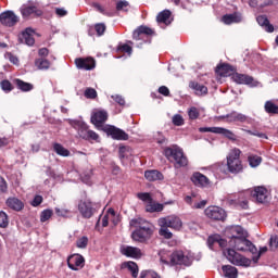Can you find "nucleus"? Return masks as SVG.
<instances>
[{"label":"nucleus","instance_id":"24","mask_svg":"<svg viewBox=\"0 0 278 278\" xmlns=\"http://www.w3.org/2000/svg\"><path fill=\"white\" fill-rule=\"evenodd\" d=\"M108 121V112L106 111H97L91 115V123L92 125H96V127H99L103 125Z\"/></svg>","mask_w":278,"mask_h":278},{"label":"nucleus","instance_id":"42","mask_svg":"<svg viewBox=\"0 0 278 278\" xmlns=\"http://www.w3.org/2000/svg\"><path fill=\"white\" fill-rule=\"evenodd\" d=\"M159 235L162 236V238H165V240H170L173 238V232H170L167 226H161Z\"/></svg>","mask_w":278,"mask_h":278},{"label":"nucleus","instance_id":"38","mask_svg":"<svg viewBox=\"0 0 278 278\" xmlns=\"http://www.w3.org/2000/svg\"><path fill=\"white\" fill-rule=\"evenodd\" d=\"M164 210V204L155 203L153 200L148 202L146 205V212L153 214V212H162Z\"/></svg>","mask_w":278,"mask_h":278},{"label":"nucleus","instance_id":"43","mask_svg":"<svg viewBox=\"0 0 278 278\" xmlns=\"http://www.w3.org/2000/svg\"><path fill=\"white\" fill-rule=\"evenodd\" d=\"M0 88L3 90V92L7 93L12 92V90H14V86L8 79H3L2 81H0Z\"/></svg>","mask_w":278,"mask_h":278},{"label":"nucleus","instance_id":"64","mask_svg":"<svg viewBox=\"0 0 278 278\" xmlns=\"http://www.w3.org/2000/svg\"><path fill=\"white\" fill-rule=\"evenodd\" d=\"M43 199L42 195H35V198L31 201L33 207H38L42 203Z\"/></svg>","mask_w":278,"mask_h":278},{"label":"nucleus","instance_id":"46","mask_svg":"<svg viewBox=\"0 0 278 278\" xmlns=\"http://www.w3.org/2000/svg\"><path fill=\"white\" fill-rule=\"evenodd\" d=\"M188 116L190 121H197V118L201 116V113L199 112V109H197V106H191L188 111Z\"/></svg>","mask_w":278,"mask_h":278},{"label":"nucleus","instance_id":"16","mask_svg":"<svg viewBox=\"0 0 278 278\" xmlns=\"http://www.w3.org/2000/svg\"><path fill=\"white\" fill-rule=\"evenodd\" d=\"M20 18L15 15L14 11H5L0 14V23L4 27H14Z\"/></svg>","mask_w":278,"mask_h":278},{"label":"nucleus","instance_id":"58","mask_svg":"<svg viewBox=\"0 0 278 278\" xmlns=\"http://www.w3.org/2000/svg\"><path fill=\"white\" fill-rule=\"evenodd\" d=\"M56 216H62L63 218L68 217V214H71L70 210L66 208H55Z\"/></svg>","mask_w":278,"mask_h":278},{"label":"nucleus","instance_id":"20","mask_svg":"<svg viewBox=\"0 0 278 278\" xmlns=\"http://www.w3.org/2000/svg\"><path fill=\"white\" fill-rule=\"evenodd\" d=\"M122 255L131 257L132 260H140V257H142V250H140V248L127 245L122 249Z\"/></svg>","mask_w":278,"mask_h":278},{"label":"nucleus","instance_id":"53","mask_svg":"<svg viewBox=\"0 0 278 278\" xmlns=\"http://www.w3.org/2000/svg\"><path fill=\"white\" fill-rule=\"evenodd\" d=\"M269 248L271 251H277L278 248V236H271L269 240Z\"/></svg>","mask_w":278,"mask_h":278},{"label":"nucleus","instance_id":"11","mask_svg":"<svg viewBox=\"0 0 278 278\" xmlns=\"http://www.w3.org/2000/svg\"><path fill=\"white\" fill-rule=\"evenodd\" d=\"M155 31L148 26H139L132 33V38L135 40H142V42H151V36H153Z\"/></svg>","mask_w":278,"mask_h":278},{"label":"nucleus","instance_id":"6","mask_svg":"<svg viewBox=\"0 0 278 278\" xmlns=\"http://www.w3.org/2000/svg\"><path fill=\"white\" fill-rule=\"evenodd\" d=\"M74 129H76L79 138H83V140H99V134H97L94 130H91L88 127V124L76 121L73 125Z\"/></svg>","mask_w":278,"mask_h":278},{"label":"nucleus","instance_id":"30","mask_svg":"<svg viewBox=\"0 0 278 278\" xmlns=\"http://www.w3.org/2000/svg\"><path fill=\"white\" fill-rule=\"evenodd\" d=\"M13 84H15L16 88L22 92H31V90H34V86L31 85V83H25V80H22L20 78H15L13 80Z\"/></svg>","mask_w":278,"mask_h":278},{"label":"nucleus","instance_id":"23","mask_svg":"<svg viewBox=\"0 0 278 278\" xmlns=\"http://www.w3.org/2000/svg\"><path fill=\"white\" fill-rule=\"evenodd\" d=\"M189 88H191V90H193L194 94H197V97H205V94H207L208 89L205 85L197 83L194 80H191L189 83Z\"/></svg>","mask_w":278,"mask_h":278},{"label":"nucleus","instance_id":"33","mask_svg":"<svg viewBox=\"0 0 278 278\" xmlns=\"http://www.w3.org/2000/svg\"><path fill=\"white\" fill-rule=\"evenodd\" d=\"M52 147L54 153H56V155H60L61 157H68L71 155V151L64 148V146H62L61 143L55 142Z\"/></svg>","mask_w":278,"mask_h":278},{"label":"nucleus","instance_id":"49","mask_svg":"<svg viewBox=\"0 0 278 278\" xmlns=\"http://www.w3.org/2000/svg\"><path fill=\"white\" fill-rule=\"evenodd\" d=\"M51 216H53L52 210H50V208L43 210L40 214L41 223H47V220H49V218H51Z\"/></svg>","mask_w":278,"mask_h":278},{"label":"nucleus","instance_id":"27","mask_svg":"<svg viewBox=\"0 0 278 278\" xmlns=\"http://www.w3.org/2000/svg\"><path fill=\"white\" fill-rule=\"evenodd\" d=\"M7 205L10 210H14V212H21V210L25 207V204L18 198H9L7 200Z\"/></svg>","mask_w":278,"mask_h":278},{"label":"nucleus","instance_id":"52","mask_svg":"<svg viewBox=\"0 0 278 278\" xmlns=\"http://www.w3.org/2000/svg\"><path fill=\"white\" fill-rule=\"evenodd\" d=\"M5 58L11 62V64L18 66V63H20L18 56L14 55L12 52H7Z\"/></svg>","mask_w":278,"mask_h":278},{"label":"nucleus","instance_id":"31","mask_svg":"<svg viewBox=\"0 0 278 278\" xmlns=\"http://www.w3.org/2000/svg\"><path fill=\"white\" fill-rule=\"evenodd\" d=\"M159 256L162 264H166L167 266H173V252L168 250H161L159 252Z\"/></svg>","mask_w":278,"mask_h":278},{"label":"nucleus","instance_id":"59","mask_svg":"<svg viewBox=\"0 0 278 278\" xmlns=\"http://www.w3.org/2000/svg\"><path fill=\"white\" fill-rule=\"evenodd\" d=\"M247 134H249L250 136H256L257 138H263L265 140H268V136L264 132L247 130Z\"/></svg>","mask_w":278,"mask_h":278},{"label":"nucleus","instance_id":"2","mask_svg":"<svg viewBox=\"0 0 278 278\" xmlns=\"http://www.w3.org/2000/svg\"><path fill=\"white\" fill-rule=\"evenodd\" d=\"M164 155L168 162L174 164V168H186L188 166V156L178 146H172L164 149Z\"/></svg>","mask_w":278,"mask_h":278},{"label":"nucleus","instance_id":"36","mask_svg":"<svg viewBox=\"0 0 278 278\" xmlns=\"http://www.w3.org/2000/svg\"><path fill=\"white\" fill-rule=\"evenodd\" d=\"M217 134L224 136L228 140H231L232 142H236L238 140V137L236 136V134H233V131H231L227 128L218 127Z\"/></svg>","mask_w":278,"mask_h":278},{"label":"nucleus","instance_id":"51","mask_svg":"<svg viewBox=\"0 0 278 278\" xmlns=\"http://www.w3.org/2000/svg\"><path fill=\"white\" fill-rule=\"evenodd\" d=\"M77 249H86L88 247V237L84 236L76 241Z\"/></svg>","mask_w":278,"mask_h":278},{"label":"nucleus","instance_id":"22","mask_svg":"<svg viewBox=\"0 0 278 278\" xmlns=\"http://www.w3.org/2000/svg\"><path fill=\"white\" fill-rule=\"evenodd\" d=\"M223 118H226V123H247L249 117L242 113L232 111L226 116H223Z\"/></svg>","mask_w":278,"mask_h":278},{"label":"nucleus","instance_id":"41","mask_svg":"<svg viewBox=\"0 0 278 278\" xmlns=\"http://www.w3.org/2000/svg\"><path fill=\"white\" fill-rule=\"evenodd\" d=\"M248 162L252 168H257L262 164V156L258 155H250L248 157Z\"/></svg>","mask_w":278,"mask_h":278},{"label":"nucleus","instance_id":"9","mask_svg":"<svg viewBox=\"0 0 278 278\" xmlns=\"http://www.w3.org/2000/svg\"><path fill=\"white\" fill-rule=\"evenodd\" d=\"M20 12L22 14V18L24 21H29V18H40L45 12L36 5H27L24 4L20 8Z\"/></svg>","mask_w":278,"mask_h":278},{"label":"nucleus","instance_id":"55","mask_svg":"<svg viewBox=\"0 0 278 278\" xmlns=\"http://www.w3.org/2000/svg\"><path fill=\"white\" fill-rule=\"evenodd\" d=\"M173 124L176 127H181V125H184V116H181L180 114H176L173 116Z\"/></svg>","mask_w":278,"mask_h":278},{"label":"nucleus","instance_id":"40","mask_svg":"<svg viewBox=\"0 0 278 278\" xmlns=\"http://www.w3.org/2000/svg\"><path fill=\"white\" fill-rule=\"evenodd\" d=\"M124 267L128 268L129 273H131L134 278L138 277V264H136V262H126L124 263Z\"/></svg>","mask_w":278,"mask_h":278},{"label":"nucleus","instance_id":"50","mask_svg":"<svg viewBox=\"0 0 278 278\" xmlns=\"http://www.w3.org/2000/svg\"><path fill=\"white\" fill-rule=\"evenodd\" d=\"M105 29H108V27L103 23H98L94 25V31L97 33V36H103V34H105Z\"/></svg>","mask_w":278,"mask_h":278},{"label":"nucleus","instance_id":"10","mask_svg":"<svg viewBox=\"0 0 278 278\" xmlns=\"http://www.w3.org/2000/svg\"><path fill=\"white\" fill-rule=\"evenodd\" d=\"M204 214L206 218L211 220H219L225 223L227 218V212H225L222 207L218 206H208L204 210Z\"/></svg>","mask_w":278,"mask_h":278},{"label":"nucleus","instance_id":"1","mask_svg":"<svg viewBox=\"0 0 278 278\" xmlns=\"http://www.w3.org/2000/svg\"><path fill=\"white\" fill-rule=\"evenodd\" d=\"M129 225L136 229L131 233V238L135 242L144 243L149 242L150 238H153V224L149 223L147 219L142 217L132 218Z\"/></svg>","mask_w":278,"mask_h":278},{"label":"nucleus","instance_id":"54","mask_svg":"<svg viewBox=\"0 0 278 278\" xmlns=\"http://www.w3.org/2000/svg\"><path fill=\"white\" fill-rule=\"evenodd\" d=\"M199 131L200 134H218V127H200Z\"/></svg>","mask_w":278,"mask_h":278},{"label":"nucleus","instance_id":"61","mask_svg":"<svg viewBox=\"0 0 278 278\" xmlns=\"http://www.w3.org/2000/svg\"><path fill=\"white\" fill-rule=\"evenodd\" d=\"M208 240H213V242H217L222 249H225L227 247V240L225 239H218V238H212L210 237Z\"/></svg>","mask_w":278,"mask_h":278},{"label":"nucleus","instance_id":"4","mask_svg":"<svg viewBox=\"0 0 278 278\" xmlns=\"http://www.w3.org/2000/svg\"><path fill=\"white\" fill-rule=\"evenodd\" d=\"M229 244L237 249V251H250L253 255L257 253V248L247 237L232 236Z\"/></svg>","mask_w":278,"mask_h":278},{"label":"nucleus","instance_id":"47","mask_svg":"<svg viewBox=\"0 0 278 278\" xmlns=\"http://www.w3.org/2000/svg\"><path fill=\"white\" fill-rule=\"evenodd\" d=\"M132 52L134 49L127 43L117 47V53H127L128 55H131Z\"/></svg>","mask_w":278,"mask_h":278},{"label":"nucleus","instance_id":"48","mask_svg":"<svg viewBox=\"0 0 278 278\" xmlns=\"http://www.w3.org/2000/svg\"><path fill=\"white\" fill-rule=\"evenodd\" d=\"M137 199L140 201H143L144 203H150L153 201V198L151 197V193L149 192H139L137 193Z\"/></svg>","mask_w":278,"mask_h":278},{"label":"nucleus","instance_id":"25","mask_svg":"<svg viewBox=\"0 0 278 278\" xmlns=\"http://www.w3.org/2000/svg\"><path fill=\"white\" fill-rule=\"evenodd\" d=\"M144 178L147 181H162L164 180V174L157 169H148L144 172Z\"/></svg>","mask_w":278,"mask_h":278},{"label":"nucleus","instance_id":"28","mask_svg":"<svg viewBox=\"0 0 278 278\" xmlns=\"http://www.w3.org/2000/svg\"><path fill=\"white\" fill-rule=\"evenodd\" d=\"M22 40H24L25 45L28 47H34V45H36V39L34 38V29L26 28L25 31L22 33Z\"/></svg>","mask_w":278,"mask_h":278},{"label":"nucleus","instance_id":"37","mask_svg":"<svg viewBox=\"0 0 278 278\" xmlns=\"http://www.w3.org/2000/svg\"><path fill=\"white\" fill-rule=\"evenodd\" d=\"M170 10L160 12L156 16V22L164 23V25H170V22L168 21L170 18Z\"/></svg>","mask_w":278,"mask_h":278},{"label":"nucleus","instance_id":"8","mask_svg":"<svg viewBox=\"0 0 278 278\" xmlns=\"http://www.w3.org/2000/svg\"><path fill=\"white\" fill-rule=\"evenodd\" d=\"M159 225L160 227H168L174 231H181L184 222H181V218L177 215H168L166 217H161L159 219Z\"/></svg>","mask_w":278,"mask_h":278},{"label":"nucleus","instance_id":"39","mask_svg":"<svg viewBox=\"0 0 278 278\" xmlns=\"http://www.w3.org/2000/svg\"><path fill=\"white\" fill-rule=\"evenodd\" d=\"M264 110L267 114H278V105L270 100L265 102Z\"/></svg>","mask_w":278,"mask_h":278},{"label":"nucleus","instance_id":"15","mask_svg":"<svg viewBox=\"0 0 278 278\" xmlns=\"http://www.w3.org/2000/svg\"><path fill=\"white\" fill-rule=\"evenodd\" d=\"M74 64L78 71H92L97 66V62L92 56L76 58Z\"/></svg>","mask_w":278,"mask_h":278},{"label":"nucleus","instance_id":"35","mask_svg":"<svg viewBox=\"0 0 278 278\" xmlns=\"http://www.w3.org/2000/svg\"><path fill=\"white\" fill-rule=\"evenodd\" d=\"M35 66L39 71H49V68L51 67V62H49V60L45 58H39L35 60Z\"/></svg>","mask_w":278,"mask_h":278},{"label":"nucleus","instance_id":"7","mask_svg":"<svg viewBox=\"0 0 278 278\" xmlns=\"http://www.w3.org/2000/svg\"><path fill=\"white\" fill-rule=\"evenodd\" d=\"M224 255H226L228 262L235 266H244L245 268L251 266V260L242 256V254L236 252L233 249H227L224 251Z\"/></svg>","mask_w":278,"mask_h":278},{"label":"nucleus","instance_id":"56","mask_svg":"<svg viewBox=\"0 0 278 278\" xmlns=\"http://www.w3.org/2000/svg\"><path fill=\"white\" fill-rule=\"evenodd\" d=\"M86 99H94L97 97V90L94 88H87L85 90Z\"/></svg>","mask_w":278,"mask_h":278},{"label":"nucleus","instance_id":"29","mask_svg":"<svg viewBox=\"0 0 278 278\" xmlns=\"http://www.w3.org/2000/svg\"><path fill=\"white\" fill-rule=\"evenodd\" d=\"M191 181L194 184V186H207L210 184V179L206 178L205 175L197 172L192 175Z\"/></svg>","mask_w":278,"mask_h":278},{"label":"nucleus","instance_id":"5","mask_svg":"<svg viewBox=\"0 0 278 278\" xmlns=\"http://www.w3.org/2000/svg\"><path fill=\"white\" fill-rule=\"evenodd\" d=\"M99 204L90 200H80L78 202V212L83 216V218H92L94 214L99 213Z\"/></svg>","mask_w":278,"mask_h":278},{"label":"nucleus","instance_id":"21","mask_svg":"<svg viewBox=\"0 0 278 278\" xmlns=\"http://www.w3.org/2000/svg\"><path fill=\"white\" fill-rule=\"evenodd\" d=\"M232 80L236 84H240V85H244V86H253V81H255L253 76H250L247 74H240V73H235L232 75Z\"/></svg>","mask_w":278,"mask_h":278},{"label":"nucleus","instance_id":"34","mask_svg":"<svg viewBox=\"0 0 278 278\" xmlns=\"http://www.w3.org/2000/svg\"><path fill=\"white\" fill-rule=\"evenodd\" d=\"M222 270L226 278H238V268H236L231 265H224L222 267Z\"/></svg>","mask_w":278,"mask_h":278},{"label":"nucleus","instance_id":"44","mask_svg":"<svg viewBox=\"0 0 278 278\" xmlns=\"http://www.w3.org/2000/svg\"><path fill=\"white\" fill-rule=\"evenodd\" d=\"M8 225H10V218L8 217V214L3 211H0V227L5 229Z\"/></svg>","mask_w":278,"mask_h":278},{"label":"nucleus","instance_id":"63","mask_svg":"<svg viewBox=\"0 0 278 278\" xmlns=\"http://www.w3.org/2000/svg\"><path fill=\"white\" fill-rule=\"evenodd\" d=\"M113 101H115V103H118V105H125V98H123V96L119 94H115L112 96Z\"/></svg>","mask_w":278,"mask_h":278},{"label":"nucleus","instance_id":"3","mask_svg":"<svg viewBox=\"0 0 278 278\" xmlns=\"http://www.w3.org/2000/svg\"><path fill=\"white\" fill-rule=\"evenodd\" d=\"M241 154L242 151H240L238 148H235L227 155V168L228 173H231V175H238L244 170V166L240 160Z\"/></svg>","mask_w":278,"mask_h":278},{"label":"nucleus","instance_id":"18","mask_svg":"<svg viewBox=\"0 0 278 278\" xmlns=\"http://www.w3.org/2000/svg\"><path fill=\"white\" fill-rule=\"evenodd\" d=\"M215 73L219 75V77H231V75L236 73V67L228 63H220L216 66Z\"/></svg>","mask_w":278,"mask_h":278},{"label":"nucleus","instance_id":"12","mask_svg":"<svg viewBox=\"0 0 278 278\" xmlns=\"http://www.w3.org/2000/svg\"><path fill=\"white\" fill-rule=\"evenodd\" d=\"M191 264L192 260L184 251L176 250L172 252V266H190Z\"/></svg>","mask_w":278,"mask_h":278},{"label":"nucleus","instance_id":"19","mask_svg":"<svg viewBox=\"0 0 278 278\" xmlns=\"http://www.w3.org/2000/svg\"><path fill=\"white\" fill-rule=\"evenodd\" d=\"M251 194L257 203H266L268 199V190L265 187H255Z\"/></svg>","mask_w":278,"mask_h":278},{"label":"nucleus","instance_id":"60","mask_svg":"<svg viewBox=\"0 0 278 278\" xmlns=\"http://www.w3.org/2000/svg\"><path fill=\"white\" fill-rule=\"evenodd\" d=\"M127 153H129V147H126V146L119 147V157H121V160H125V157H127Z\"/></svg>","mask_w":278,"mask_h":278},{"label":"nucleus","instance_id":"26","mask_svg":"<svg viewBox=\"0 0 278 278\" xmlns=\"http://www.w3.org/2000/svg\"><path fill=\"white\" fill-rule=\"evenodd\" d=\"M256 21H257L258 25H261V27H265V30L268 34H273V31H275V26H273V24H270V21H268V17L266 15H258L256 17Z\"/></svg>","mask_w":278,"mask_h":278},{"label":"nucleus","instance_id":"14","mask_svg":"<svg viewBox=\"0 0 278 278\" xmlns=\"http://www.w3.org/2000/svg\"><path fill=\"white\" fill-rule=\"evenodd\" d=\"M228 205L233 207H241V210H249V201L244 199V193L231 194L227 198Z\"/></svg>","mask_w":278,"mask_h":278},{"label":"nucleus","instance_id":"32","mask_svg":"<svg viewBox=\"0 0 278 278\" xmlns=\"http://www.w3.org/2000/svg\"><path fill=\"white\" fill-rule=\"evenodd\" d=\"M222 21L225 25H231L233 23H240L242 21V17L238 15V13L225 14L222 17Z\"/></svg>","mask_w":278,"mask_h":278},{"label":"nucleus","instance_id":"62","mask_svg":"<svg viewBox=\"0 0 278 278\" xmlns=\"http://www.w3.org/2000/svg\"><path fill=\"white\" fill-rule=\"evenodd\" d=\"M0 192H8V182L2 176H0Z\"/></svg>","mask_w":278,"mask_h":278},{"label":"nucleus","instance_id":"45","mask_svg":"<svg viewBox=\"0 0 278 278\" xmlns=\"http://www.w3.org/2000/svg\"><path fill=\"white\" fill-rule=\"evenodd\" d=\"M129 2L126 0H119L116 3L117 12H128L129 11Z\"/></svg>","mask_w":278,"mask_h":278},{"label":"nucleus","instance_id":"57","mask_svg":"<svg viewBox=\"0 0 278 278\" xmlns=\"http://www.w3.org/2000/svg\"><path fill=\"white\" fill-rule=\"evenodd\" d=\"M140 278H160L157 274L151 271V270H144L141 271Z\"/></svg>","mask_w":278,"mask_h":278},{"label":"nucleus","instance_id":"13","mask_svg":"<svg viewBox=\"0 0 278 278\" xmlns=\"http://www.w3.org/2000/svg\"><path fill=\"white\" fill-rule=\"evenodd\" d=\"M103 131H105L106 136H111L113 140H129V135L116 126L106 125Z\"/></svg>","mask_w":278,"mask_h":278},{"label":"nucleus","instance_id":"17","mask_svg":"<svg viewBox=\"0 0 278 278\" xmlns=\"http://www.w3.org/2000/svg\"><path fill=\"white\" fill-rule=\"evenodd\" d=\"M67 266L71 270H80L86 266V258L81 254H73L67 258Z\"/></svg>","mask_w":278,"mask_h":278}]
</instances>
